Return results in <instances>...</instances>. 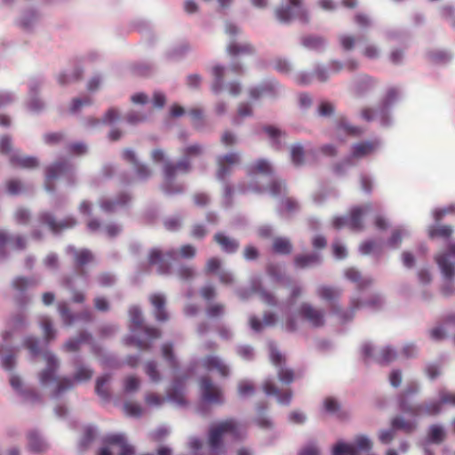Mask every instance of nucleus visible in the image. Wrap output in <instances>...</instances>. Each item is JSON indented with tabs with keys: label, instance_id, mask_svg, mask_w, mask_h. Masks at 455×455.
Instances as JSON below:
<instances>
[{
	"label": "nucleus",
	"instance_id": "obj_1",
	"mask_svg": "<svg viewBox=\"0 0 455 455\" xmlns=\"http://www.w3.org/2000/svg\"><path fill=\"white\" fill-rule=\"evenodd\" d=\"M15 291L13 297L14 302L18 307V311L12 313L6 319L7 329L2 333L3 342L8 343L14 332L21 331L29 325L26 308L31 302V296L28 290L37 285V281L34 277L16 276L11 283Z\"/></svg>",
	"mask_w": 455,
	"mask_h": 455
},
{
	"label": "nucleus",
	"instance_id": "obj_2",
	"mask_svg": "<svg viewBox=\"0 0 455 455\" xmlns=\"http://www.w3.org/2000/svg\"><path fill=\"white\" fill-rule=\"evenodd\" d=\"M419 392V384L412 381L397 394L396 405L401 414L417 419L424 416L435 417L443 412V408L440 403L439 397L429 398L421 403L413 404L412 401Z\"/></svg>",
	"mask_w": 455,
	"mask_h": 455
},
{
	"label": "nucleus",
	"instance_id": "obj_3",
	"mask_svg": "<svg viewBox=\"0 0 455 455\" xmlns=\"http://www.w3.org/2000/svg\"><path fill=\"white\" fill-rule=\"evenodd\" d=\"M203 153L202 145L196 143L189 145L183 149V158L176 163L166 162L163 167L164 180L160 185L162 192L173 196L182 195L186 187L183 183L176 182V176L179 172L187 173L191 170L190 158L200 156Z\"/></svg>",
	"mask_w": 455,
	"mask_h": 455
},
{
	"label": "nucleus",
	"instance_id": "obj_4",
	"mask_svg": "<svg viewBox=\"0 0 455 455\" xmlns=\"http://www.w3.org/2000/svg\"><path fill=\"white\" fill-rule=\"evenodd\" d=\"M23 347H26L32 358L43 355L46 361V366L38 373V381L42 387H47L52 383L59 382L58 371L60 362L57 356L49 350L43 351L40 347V340L34 336H26L23 339Z\"/></svg>",
	"mask_w": 455,
	"mask_h": 455
},
{
	"label": "nucleus",
	"instance_id": "obj_5",
	"mask_svg": "<svg viewBox=\"0 0 455 455\" xmlns=\"http://www.w3.org/2000/svg\"><path fill=\"white\" fill-rule=\"evenodd\" d=\"M435 260L442 275L440 293L444 298L455 295V241H450L446 250L437 254Z\"/></svg>",
	"mask_w": 455,
	"mask_h": 455
},
{
	"label": "nucleus",
	"instance_id": "obj_6",
	"mask_svg": "<svg viewBox=\"0 0 455 455\" xmlns=\"http://www.w3.org/2000/svg\"><path fill=\"white\" fill-rule=\"evenodd\" d=\"M73 366L75 368L73 375L60 379L51 393L52 399L57 400L66 391L73 389L76 384L86 383L92 379L94 371L90 365L83 363L80 356L73 360Z\"/></svg>",
	"mask_w": 455,
	"mask_h": 455
},
{
	"label": "nucleus",
	"instance_id": "obj_7",
	"mask_svg": "<svg viewBox=\"0 0 455 455\" xmlns=\"http://www.w3.org/2000/svg\"><path fill=\"white\" fill-rule=\"evenodd\" d=\"M398 100V90L395 87L388 88L376 110V115L381 127L390 128L394 125L395 120L392 111Z\"/></svg>",
	"mask_w": 455,
	"mask_h": 455
},
{
	"label": "nucleus",
	"instance_id": "obj_8",
	"mask_svg": "<svg viewBox=\"0 0 455 455\" xmlns=\"http://www.w3.org/2000/svg\"><path fill=\"white\" fill-rule=\"evenodd\" d=\"M178 256L176 249H169L164 253L159 248L154 247L148 252V264L157 266L156 271L159 275H170L172 271L170 260H176Z\"/></svg>",
	"mask_w": 455,
	"mask_h": 455
},
{
	"label": "nucleus",
	"instance_id": "obj_9",
	"mask_svg": "<svg viewBox=\"0 0 455 455\" xmlns=\"http://www.w3.org/2000/svg\"><path fill=\"white\" fill-rule=\"evenodd\" d=\"M228 69L236 75H242L245 71L243 65L236 60H233L228 68L222 64L213 66L212 68L213 80L211 84V90L215 95H219L225 88L224 76Z\"/></svg>",
	"mask_w": 455,
	"mask_h": 455
},
{
	"label": "nucleus",
	"instance_id": "obj_10",
	"mask_svg": "<svg viewBox=\"0 0 455 455\" xmlns=\"http://www.w3.org/2000/svg\"><path fill=\"white\" fill-rule=\"evenodd\" d=\"M38 221L40 224L48 227L53 235H59L63 230L74 228L78 224L77 220L72 215L66 216L58 221L51 212H42L38 215Z\"/></svg>",
	"mask_w": 455,
	"mask_h": 455
},
{
	"label": "nucleus",
	"instance_id": "obj_11",
	"mask_svg": "<svg viewBox=\"0 0 455 455\" xmlns=\"http://www.w3.org/2000/svg\"><path fill=\"white\" fill-rule=\"evenodd\" d=\"M103 443L108 445H118L120 452L118 455H134L135 449L127 443L125 435L123 433L108 434L104 436ZM97 455H113L110 449L107 446L100 448Z\"/></svg>",
	"mask_w": 455,
	"mask_h": 455
},
{
	"label": "nucleus",
	"instance_id": "obj_12",
	"mask_svg": "<svg viewBox=\"0 0 455 455\" xmlns=\"http://www.w3.org/2000/svg\"><path fill=\"white\" fill-rule=\"evenodd\" d=\"M263 132L268 140L269 146L275 151H281L285 148L283 140L286 138L287 133L280 127L275 124H264L259 129H256L254 133L259 135Z\"/></svg>",
	"mask_w": 455,
	"mask_h": 455
},
{
	"label": "nucleus",
	"instance_id": "obj_13",
	"mask_svg": "<svg viewBox=\"0 0 455 455\" xmlns=\"http://www.w3.org/2000/svg\"><path fill=\"white\" fill-rule=\"evenodd\" d=\"M240 162V156L237 152H230L217 157L218 171L216 178L220 182H226L228 177L232 173L233 165Z\"/></svg>",
	"mask_w": 455,
	"mask_h": 455
},
{
	"label": "nucleus",
	"instance_id": "obj_14",
	"mask_svg": "<svg viewBox=\"0 0 455 455\" xmlns=\"http://www.w3.org/2000/svg\"><path fill=\"white\" fill-rule=\"evenodd\" d=\"M122 158L133 165L137 177L140 181H146L151 177V170L146 164L139 161L133 149L125 148L122 153Z\"/></svg>",
	"mask_w": 455,
	"mask_h": 455
},
{
	"label": "nucleus",
	"instance_id": "obj_15",
	"mask_svg": "<svg viewBox=\"0 0 455 455\" xmlns=\"http://www.w3.org/2000/svg\"><path fill=\"white\" fill-rule=\"evenodd\" d=\"M383 140L380 138H374L371 140H363L355 143L351 148L350 156L355 158H363L383 147Z\"/></svg>",
	"mask_w": 455,
	"mask_h": 455
},
{
	"label": "nucleus",
	"instance_id": "obj_16",
	"mask_svg": "<svg viewBox=\"0 0 455 455\" xmlns=\"http://www.w3.org/2000/svg\"><path fill=\"white\" fill-rule=\"evenodd\" d=\"M289 4L275 9V16L281 21H289L294 17L304 16L302 0H288Z\"/></svg>",
	"mask_w": 455,
	"mask_h": 455
},
{
	"label": "nucleus",
	"instance_id": "obj_17",
	"mask_svg": "<svg viewBox=\"0 0 455 455\" xmlns=\"http://www.w3.org/2000/svg\"><path fill=\"white\" fill-rule=\"evenodd\" d=\"M200 384H201V395L202 400L204 403L210 404V403H222L223 398L221 395V393L220 391L216 393H212V389L215 388V386L208 376H203L200 379Z\"/></svg>",
	"mask_w": 455,
	"mask_h": 455
},
{
	"label": "nucleus",
	"instance_id": "obj_18",
	"mask_svg": "<svg viewBox=\"0 0 455 455\" xmlns=\"http://www.w3.org/2000/svg\"><path fill=\"white\" fill-rule=\"evenodd\" d=\"M92 352L100 358V363L104 367L119 369L123 366V362L116 354L105 352L103 347L96 342H92Z\"/></svg>",
	"mask_w": 455,
	"mask_h": 455
},
{
	"label": "nucleus",
	"instance_id": "obj_19",
	"mask_svg": "<svg viewBox=\"0 0 455 455\" xmlns=\"http://www.w3.org/2000/svg\"><path fill=\"white\" fill-rule=\"evenodd\" d=\"M299 315L302 319L308 321L315 328L322 327L325 322L323 313L307 302L299 306Z\"/></svg>",
	"mask_w": 455,
	"mask_h": 455
},
{
	"label": "nucleus",
	"instance_id": "obj_20",
	"mask_svg": "<svg viewBox=\"0 0 455 455\" xmlns=\"http://www.w3.org/2000/svg\"><path fill=\"white\" fill-rule=\"evenodd\" d=\"M239 31L240 30H227L229 36V43L227 45V52L233 58H235L240 54L254 53V48L251 44H240L235 41V37Z\"/></svg>",
	"mask_w": 455,
	"mask_h": 455
},
{
	"label": "nucleus",
	"instance_id": "obj_21",
	"mask_svg": "<svg viewBox=\"0 0 455 455\" xmlns=\"http://www.w3.org/2000/svg\"><path fill=\"white\" fill-rule=\"evenodd\" d=\"M250 289L253 293L260 296L261 299L272 307L277 306V300L275 295L267 291L262 285V278L259 275H253L250 278Z\"/></svg>",
	"mask_w": 455,
	"mask_h": 455
},
{
	"label": "nucleus",
	"instance_id": "obj_22",
	"mask_svg": "<svg viewBox=\"0 0 455 455\" xmlns=\"http://www.w3.org/2000/svg\"><path fill=\"white\" fill-rule=\"evenodd\" d=\"M300 44L308 51L323 52L328 45L327 39L317 34H308L300 37Z\"/></svg>",
	"mask_w": 455,
	"mask_h": 455
},
{
	"label": "nucleus",
	"instance_id": "obj_23",
	"mask_svg": "<svg viewBox=\"0 0 455 455\" xmlns=\"http://www.w3.org/2000/svg\"><path fill=\"white\" fill-rule=\"evenodd\" d=\"M16 347L3 342L0 344V363L6 371H12L17 364Z\"/></svg>",
	"mask_w": 455,
	"mask_h": 455
},
{
	"label": "nucleus",
	"instance_id": "obj_24",
	"mask_svg": "<svg viewBox=\"0 0 455 455\" xmlns=\"http://www.w3.org/2000/svg\"><path fill=\"white\" fill-rule=\"evenodd\" d=\"M323 262V258L320 252L312 251L309 253H300L295 255L293 259V265L296 268L305 269L307 267L319 266Z\"/></svg>",
	"mask_w": 455,
	"mask_h": 455
},
{
	"label": "nucleus",
	"instance_id": "obj_25",
	"mask_svg": "<svg viewBox=\"0 0 455 455\" xmlns=\"http://www.w3.org/2000/svg\"><path fill=\"white\" fill-rule=\"evenodd\" d=\"M446 438V430L442 424H431L427 428L426 436L419 442L426 445L441 444Z\"/></svg>",
	"mask_w": 455,
	"mask_h": 455
},
{
	"label": "nucleus",
	"instance_id": "obj_26",
	"mask_svg": "<svg viewBox=\"0 0 455 455\" xmlns=\"http://www.w3.org/2000/svg\"><path fill=\"white\" fill-rule=\"evenodd\" d=\"M186 382L184 379L175 377L172 381L171 388L167 392V399L180 405H186L187 400L184 397Z\"/></svg>",
	"mask_w": 455,
	"mask_h": 455
},
{
	"label": "nucleus",
	"instance_id": "obj_27",
	"mask_svg": "<svg viewBox=\"0 0 455 455\" xmlns=\"http://www.w3.org/2000/svg\"><path fill=\"white\" fill-rule=\"evenodd\" d=\"M130 72L139 77H151L158 71V66L154 61L140 60L130 65Z\"/></svg>",
	"mask_w": 455,
	"mask_h": 455
},
{
	"label": "nucleus",
	"instance_id": "obj_28",
	"mask_svg": "<svg viewBox=\"0 0 455 455\" xmlns=\"http://www.w3.org/2000/svg\"><path fill=\"white\" fill-rule=\"evenodd\" d=\"M249 188L254 192H257V193L268 192L272 196L278 197L282 195L283 189L285 188V183L283 180H281L279 179H275V178H274V176H272V178H270V182H269L268 187L260 186L258 183L254 182V183H251Z\"/></svg>",
	"mask_w": 455,
	"mask_h": 455
},
{
	"label": "nucleus",
	"instance_id": "obj_29",
	"mask_svg": "<svg viewBox=\"0 0 455 455\" xmlns=\"http://www.w3.org/2000/svg\"><path fill=\"white\" fill-rule=\"evenodd\" d=\"M150 303L154 306V316L157 322L163 323L169 319L166 310V298L162 293H154L149 298Z\"/></svg>",
	"mask_w": 455,
	"mask_h": 455
},
{
	"label": "nucleus",
	"instance_id": "obj_30",
	"mask_svg": "<svg viewBox=\"0 0 455 455\" xmlns=\"http://www.w3.org/2000/svg\"><path fill=\"white\" fill-rule=\"evenodd\" d=\"M372 204H367L363 206H355L350 210L348 217L349 228L353 230H360L363 228L362 219L364 214L370 212L372 209Z\"/></svg>",
	"mask_w": 455,
	"mask_h": 455
},
{
	"label": "nucleus",
	"instance_id": "obj_31",
	"mask_svg": "<svg viewBox=\"0 0 455 455\" xmlns=\"http://www.w3.org/2000/svg\"><path fill=\"white\" fill-rule=\"evenodd\" d=\"M92 342H94L92 335L88 331H82L77 337L68 339L62 348L67 352H76L82 344L87 343L92 346Z\"/></svg>",
	"mask_w": 455,
	"mask_h": 455
},
{
	"label": "nucleus",
	"instance_id": "obj_32",
	"mask_svg": "<svg viewBox=\"0 0 455 455\" xmlns=\"http://www.w3.org/2000/svg\"><path fill=\"white\" fill-rule=\"evenodd\" d=\"M66 251L67 253L72 254L74 256L75 266L76 268H81L86 266L93 259L92 252L86 248L78 251L74 245L69 244L68 245Z\"/></svg>",
	"mask_w": 455,
	"mask_h": 455
},
{
	"label": "nucleus",
	"instance_id": "obj_33",
	"mask_svg": "<svg viewBox=\"0 0 455 455\" xmlns=\"http://www.w3.org/2000/svg\"><path fill=\"white\" fill-rule=\"evenodd\" d=\"M191 51L188 41H182L180 44L172 46L164 53V58L169 61L178 62L182 60Z\"/></svg>",
	"mask_w": 455,
	"mask_h": 455
},
{
	"label": "nucleus",
	"instance_id": "obj_34",
	"mask_svg": "<svg viewBox=\"0 0 455 455\" xmlns=\"http://www.w3.org/2000/svg\"><path fill=\"white\" fill-rule=\"evenodd\" d=\"M28 450L33 453L44 451L48 445L40 432L36 429L30 430L27 435Z\"/></svg>",
	"mask_w": 455,
	"mask_h": 455
},
{
	"label": "nucleus",
	"instance_id": "obj_35",
	"mask_svg": "<svg viewBox=\"0 0 455 455\" xmlns=\"http://www.w3.org/2000/svg\"><path fill=\"white\" fill-rule=\"evenodd\" d=\"M71 164L68 161L60 160L48 165L45 169V180L53 181L59 178H63Z\"/></svg>",
	"mask_w": 455,
	"mask_h": 455
},
{
	"label": "nucleus",
	"instance_id": "obj_36",
	"mask_svg": "<svg viewBox=\"0 0 455 455\" xmlns=\"http://www.w3.org/2000/svg\"><path fill=\"white\" fill-rule=\"evenodd\" d=\"M358 251L364 256L371 254L378 261L383 253V247L380 242L375 239H367L360 244Z\"/></svg>",
	"mask_w": 455,
	"mask_h": 455
},
{
	"label": "nucleus",
	"instance_id": "obj_37",
	"mask_svg": "<svg viewBox=\"0 0 455 455\" xmlns=\"http://www.w3.org/2000/svg\"><path fill=\"white\" fill-rule=\"evenodd\" d=\"M128 315L130 318L129 330L132 333H137L144 325L141 307L139 305H132L128 309Z\"/></svg>",
	"mask_w": 455,
	"mask_h": 455
},
{
	"label": "nucleus",
	"instance_id": "obj_38",
	"mask_svg": "<svg viewBox=\"0 0 455 455\" xmlns=\"http://www.w3.org/2000/svg\"><path fill=\"white\" fill-rule=\"evenodd\" d=\"M213 239L227 254H234L239 248V242L236 239L230 238L222 232L216 233Z\"/></svg>",
	"mask_w": 455,
	"mask_h": 455
},
{
	"label": "nucleus",
	"instance_id": "obj_39",
	"mask_svg": "<svg viewBox=\"0 0 455 455\" xmlns=\"http://www.w3.org/2000/svg\"><path fill=\"white\" fill-rule=\"evenodd\" d=\"M360 308L359 303L356 300L351 302L350 308L343 309L338 303L331 305V313L337 315L342 323H346L354 318L355 311Z\"/></svg>",
	"mask_w": 455,
	"mask_h": 455
},
{
	"label": "nucleus",
	"instance_id": "obj_40",
	"mask_svg": "<svg viewBox=\"0 0 455 455\" xmlns=\"http://www.w3.org/2000/svg\"><path fill=\"white\" fill-rule=\"evenodd\" d=\"M454 229L450 225L438 226V224L435 223L428 228V236L431 239L435 238H443L446 241V246L450 241H453L451 237Z\"/></svg>",
	"mask_w": 455,
	"mask_h": 455
},
{
	"label": "nucleus",
	"instance_id": "obj_41",
	"mask_svg": "<svg viewBox=\"0 0 455 455\" xmlns=\"http://www.w3.org/2000/svg\"><path fill=\"white\" fill-rule=\"evenodd\" d=\"M427 58L435 65H448L453 60L451 51L444 49L429 50L427 52Z\"/></svg>",
	"mask_w": 455,
	"mask_h": 455
},
{
	"label": "nucleus",
	"instance_id": "obj_42",
	"mask_svg": "<svg viewBox=\"0 0 455 455\" xmlns=\"http://www.w3.org/2000/svg\"><path fill=\"white\" fill-rule=\"evenodd\" d=\"M247 172L249 176H254L258 173L267 175L269 178L274 176V170L270 162L264 158L257 159L253 164L249 165Z\"/></svg>",
	"mask_w": 455,
	"mask_h": 455
},
{
	"label": "nucleus",
	"instance_id": "obj_43",
	"mask_svg": "<svg viewBox=\"0 0 455 455\" xmlns=\"http://www.w3.org/2000/svg\"><path fill=\"white\" fill-rule=\"evenodd\" d=\"M411 231L406 226H399L394 228L391 235L387 240V246L391 249H397L404 237H409Z\"/></svg>",
	"mask_w": 455,
	"mask_h": 455
},
{
	"label": "nucleus",
	"instance_id": "obj_44",
	"mask_svg": "<svg viewBox=\"0 0 455 455\" xmlns=\"http://www.w3.org/2000/svg\"><path fill=\"white\" fill-rule=\"evenodd\" d=\"M112 378V374L109 372H106L97 377L95 380V393L99 395L104 402H109L112 399L111 393L109 390L104 387L106 384H108Z\"/></svg>",
	"mask_w": 455,
	"mask_h": 455
},
{
	"label": "nucleus",
	"instance_id": "obj_45",
	"mask_svg": "<svg viewBox=\"0 0 455 455\" xmlns=\"http://www.w3.org/2000/svg\"><path fill=\"white\" fill-rule=\"evenodd\" d=\"M266 273L268 277L275 283H282L285 286H290L292 283V279L283 273L280 267L275 264H267L266 267Z\"/></svg>",
	"mask_w": 455,
	"mask_h": 455
},
{
	"label": "nucleus",
	"instance_id": "obj_46",
	"mask_svg": "<svg viewBox=\"0 0 455 455\" xmlns=\"http://www.w3.org/2000/svg\"><path fill=\"white\" fill-rule=\"evenodd\" d=\"M390 427L392 429L396 431H404L405 433L411 434L417 428L416 419H405L403 416H395L390 421Z\"/></svg>",
	"mask_w": 455,
	"mask_h": 455
},
{
	"label": "nucleus",
	"instance_id": "obj_47",
	"mask_svg": "<svg viewBox=\"0 0 455 455\" xmlns=\"http://www.w3.org/2000/svg\"><path fill=\"white\" fill-rule=\"evenodd\" d=\"M161 353L164 359L167 362L170 368L173 371L180 370V363L174 353L173 343L171 341L165 342L161 347Z\"/></svg>",
	"mask_w": 455,
	"mask_h": 455
},
{
	"label": "nucleus",
	"instance_id": "obj_48",
	"mask_svg": "<svg viewBox=\"0 0 455 455\" xmlns=\"http://www.w3.org/2000/svg\"><path fill=\"white\" fill-rule=\"evenodd\" d=\"M10 164L22 169H35L38 166L39 162L38 159L33 156H20L12 155L10 156Z\"/></svg>",
	"mask_w": 455,
	"mask_h": 455
},
{
	"label": "nucleus",
	"instance_id": "obj_49",
	"mask_svg": "<svg viewBox=\"0 0 455 455\" xmlns=\"http://www.w3.org/2000/svg\"><path fill=\"white\" fill-rule=\"evenodd\" d=\"M345 277L347 280L351 281L352 283H356L357 288L360 291L366 289L372 283L371 278H370V277L363 278L361 273L353 267L347 268L345 271Z\"/></svg>",
	"mask_w": 455,
	"mask_h": 455
},
{
	"label": "nucleus",
	"instance_id": "obj_50",
	"mask_svg": "<svg viewBox=\"0 0 455 455\" xmlns=\"http://www.w3.org/2000/svg\"><path fill=\"white\" fill-rule=\"evenodd\" d=\"M84 74L82 67L77 66L72 72L61 71L57 76V82L60 85L65 86L69 84L79 81Z\"/></svg>",
	"mask_w": 455,
	"mask_h": 455
},
{
	"label": "nucleus",
	"instance_id": "obj_51",
	"mask_svg": "<svg viewBox=\"0 0 455 455\" xmlns=\"http://www.w3.org/2000/svg\"><path fill=\"white\" fill-rule=\"evenodd\" d=\"M340 290L328 285H321L317 288V295L320 299L328 301L333 305L337 303L340 296Z\"/></svg>",
	"mask_w": 455,
	"mask_h": 455
},
{
	"label": "nucleus",
	"instance_id": "obj_52",
	"mask_svg": "<svg viewBox=\"0 0 455 455\" xmlns=\"http://www.w3.org/2000/svg\"><path fill=\"white\" fill-rule=\"evenodd\" d=\"M292 249V244L287 237H276L272 244V251L277 255H290Z\"/></svg>",
	"mask_w": 455,
	"mask_h": 455
},
{
	"label": "nucleus",
	"instance_id": "obj_53",
	"mask_svg": "<svg viewBox=\"0 0 455 455\" xmlns=\"http://www.w3.org/2000/svg\"><path fill=\"white\" fill-rule=\"evenodd\" d=\"M336 130L342 131L347 135L354 138L361 137L363 133V130L355 125H352L346 118H340L336 123Z\"/></svg>",
	"mask_w": 455,
	"mask_h": 455
},
{
	"label": "nucleus",
	"instance_id": "obj_54",
	"mask_svg": "<svg viewBox=\"0 0 455 455\" xmlns=\"http://www.w3.org/2000/svg\"><path fill=\"white\" fill-rule=\"evenodd\" d=\"M374 85L372 77L363 76L358 78L354 84V91L356 96H364Z\"/></svg>",
	"mask_w": 455,
	"mask_h": 455
},
{
	"label": "nucleus",
	"instance_id": "obj_55",
	"mask_svg": "<svg viewBox=\"0 0 455 455\" xmlns=\"http://www.w3.org/2000/svg\"><path fill=\"white\" fill-rule=\"evenodd\" d=\"M97 428L94 426H87L84 427V435L78 443V451L80 452L85 451L90 444L96 437Z\"/></svg>",
	"mask_w": 455,
	"mask_h": 455
},
{
	"label": "nucleus",
	"instance_id": "obj_56",
	"mask_svg": "<svg viewBox=\"0 0 455 455\" xmlns=\"http://www.w3.org/2000/svg\"><path fill=\"white\" fill-rule=\"evenodd\" d=\"M263 95L276 98L282 88L281 84L275 78L267 79L259 84Z\"/></svg>",
	"mask_w": 455,
	"mask_h": 455
},
{
	"label": "nucleus",
	"instance_id": "obj_57",
	"mask_svg": "<svg viewBox=\"0 0 455 455\" xmlns=\"http://www.w3.org/2000/svg\"><path fill=\"white\" fill-rule=\"evenodd\" d=\"M355 165L354 158L348 155L341 161L336 163L332 167V172L336 176H344Z\"/></svg>",
	"mask_w": 455,
	"mask_h": 455
},
{
	"label": "nucleus",
	"instance_id": "obj_58",
	"mask_svg": "<svg viewBox=\"0 0 455 455\" xmlns=\"http://www.w3.org/2000/svg\"><path fill=\"white\" fill-rule=\"evenodd\" d=\"M269 349V359L270 362L276 367H280L285 365V357L284 355L278 350L277 346L275 341L269 340L268 343Z\"/></svg>",
	"mask_w": 455,
	"mask_h": 455
},
{
	"label": "nucleus",
	"instance_id": "obj_59",
	"mask_svg": "<svg viewBox=\"0 0 455 455\" xmlns=\"http://www.w3.org/2000/svg\"><path fill=\"white\" fill-rule=\"evenodd\" d=\"M305 149L300 143H295L291 147V161L296 167L301 166L305 160Z\"/></svg>",
	"mask_w": 455,
	"mask_h": 455
},
{
	"label": "nucleus",
	"instance_id": "obj_60",
	"mask_svg": "<svg viewBox=\"0 0 455 455\" xmlns=\"http://www.w3.org/2000/svg\"><path fill=\"white\" fill-rule=\"evenodd\" d=\"M397 357V351L391 346H385L381 349L380 356L375 360L380 365H387Z\"/></svg>",
	"mask_w": 455,
	"mask_h": 455
},
{
	"label": "nucleus",
	"instance_id": "obj_61",
	"mask_svg": "<svg viewBox=\"0 0 455 455\" xmlns=\"http://www.w3.org/2000/svg\"><path fill=\"white\" fill-rule=\"evenodd\" d=\"M237 393L240 398L246 399L256 393V387L251 381L243 379L237 384Z\"/></svg>",
	"mask_w": 455,
	"mask_h": 455
},
{
	"label": "nucleus",
	"instance_id": "obj_62",
	"mask_svg": "<svg viewBox=\"0 0 455 455\" xmlns=\"http://www.w3.org/2000/svg\"><path fill=\"white\" fill-rule=\"evenodd\" d=\"M192 125L196 131H202L205 126L204 110L199 108H191L188 111Z\"/></svg>",
	"mask_w": 455,
	"mask_h": 455
},
{
	"label": "nucleus",
	"instance_id": "obj_63",
	"mask_svg": "<svg viewBox=\"0 0 455 455\" xmlns=\"http://www.w3.org/2000/svg\"><path fill=\"white\" fill-rule=\"evenodd\" d=\"M387 37L391 40L397 41L403 49H406L411 43V35L409 30H390Z\"/></svg>",
	"mask_w": 455,
	"mask_h": 455
},
{
	"label": "nucleus",
	"instance_id": "obj_64",
	"mask_svg": "<svg viewBox=\"0 0 455 455\" xmlns=\"http://www.w3.org/2000/svg\"><path fill=\"white\" fill-rule=\"evenodd\" d=\"M449 214H455V204H450L443 207H435L432 211V218L436 224H439V222Z\"/></svg>",
	"mask_w": 455,
	"mask_h": 455
}]
</instances>
